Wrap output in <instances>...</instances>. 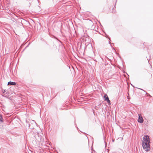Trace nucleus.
<instances>
[{"label": "nucleus", "instance_id": "f257e3e1", "mask_svg": "<svg viewBox=\"0 0 153 153\" xmlns=\"http://www.w3.org/2000/svg\"><path fill=\"white\" fill-rule=\"evenodd\" d=\"M150 139L149 136L147 135L144 136L142 141V146L143 149L146 151H148L150 149Z\"/></svg>", "mask_w": 153, "mask_h": 153}, {"label": "nucleus", "instance_id": "7ed1b4c3", "mask_svg": "<svg viewBox=\"0 0 153 153\" xmlns=\"http://www.w3.org/2000/svg\"><path fill=\"white\" fill-rule=\"evenodd\" d=\"M104 98L105 99V100L108 103L110 104V101L107 95L106 94L104 96Z\"/></svg>", "mask_w": 153, "mask_h": 153}, {"label": "nucleus", "instance_id": "39448f33", "mask_svg": "<svg viewBox=\"0 0 153 153\" xmlns=\"http://www.w3.org/2000/svg\"><path fill=\"white\" fill-rule=\"evenodd\" d=\"M3 122V119L1 116V115L0 114V123L2 122Z\"/></svg>", "mask_w": 153, "mask_h": 153}, {"label": "nucleus", "instance_id": "20e7f679", "mask_svg": "<svg viewBox=\"0 0 153 153\" xmlns=\"http://www.w3.org/2000/svg\"><path fill=\"white\" fill-rule=\"evenodd\" d=\"M16 83L13 82H8V85H16Z\"/></svg>", "mask_w": 153, "mask_h": 153}, {"label": "nucleus", "instance_id": "f03ea898", "mask_svg": "<svg viewBox=\"0 0 153 153\" xmlns=\"http://www.w3.org/2000/svg\"><path fill=\"white\" fill-rule=\"evenodd\" d=\"M138 122L140 123H142L143 121V119L140 114H138Z\"/></svg>", "mask_w": 153, "mask_h": 153}, {"label": "nucleus", "instance_id": "0eeeda50", "mask_svg": "<svg viewBox=\"0 0 153 153\" xmlns=\"http://www.w3.org/2000/svg\"><path fill=\"white\" fill-rule=\"evenodd\" d=\"M140 89V90H142L143 91V89Z\"/></svg>", "mask_w": 153, "mask_h": 153}, {"label": "nucleus", "instance_id": "423d86ee", "mask_svg": "<svg viewBox=\"0 0 153 153\" xmlns=\"http://www.w3.org/2000/svg\"><path fill=\"white\" fill-rule=\"evenodd\" d=\"M32 122L33 123H36V122H35V121L34 120H33L32 121Z\"/></svg>", "mask_w": 153, "mask_h": 153}]
</instances>
